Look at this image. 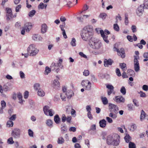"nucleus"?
Returning <instances> with one entry per match:
<instances>
[{"mask_svg":"<svg viewBox=\"0 0 148 148\" xmlns=\"http://www.w3.org/2000/svg\"><path fill=\"white\" fill-rule=\"evenodd\" d=\"M81 35L82 39L85 41H89L92 38H94V37H93V33L92 26L88 25L85 27L83 29Z\"/></svg>","mask_w":148,"mask_h":148,"instance_id":"1","label":"nucleus"},{"mask_svg":"<svg viewBox=\"0 0 148 148\" xmlns=\"http://www.w3.org/2000/svg\"><path fill=\"white\" fill-rule=\"evenodd\" d=\"M120 143V137L117 134H114L111 135H109L107 137V143L108 145L117 146L119 145Z\"/></svg>","mask_w":148,"mask_h":148,"instance_id":"2","label":"nucleus"},{"mask_svg":"<svg viewBox=\"0 0 148 148\" xmlns=\"http://www.w3.org/2000/svg\"><path fill=\"white\" fill-rule=\"evenodd\" d=\"M89 44L91 48L96 50L100 49L102 46L101 41L95 38L89 40Z\"/></svg>","mask_w":148,"mask_h":148,"instance_id":"3","label":"nucleus"},{"mask_svg":"<svg viewBox=\"0 0 148 148\" xmlns=\"http://www.w3.org/2000/svg\"><path fill=\"white\" fill-rule=\"evenodd\" d=\"M27 52L31 56H35L39 52V50L36 48L34 44H31L29 45L27 49Z\"/></svg>","mask_w":148,"mask_h":148,"instance_id":"4","label":"nucleus"},{"mask_svg":"<svg viewBox=\"0 0 148 148\" xmlns=\"http://www.w3.org/2000/svg\"><path fill=\"white\" fill-rule=\"evenodd\" d=\"M62 90L64 93H65V94L68 99H70L74 95L73 91L69 89L68 87L66 86H64L62 87Z\"/></svg>","mask_w":148,"mask_h":148,"instance_id":"5","label":"nucleus"},{"mask_svg":"<svg viewBox=\"0 0 148 148\" xmlns=\"http://www.w3.org/2000/svg\"><path fill=\"white\" fill-rule=\"evenodd\" d=\"M100 34L104 41L107 43H109V41L108 39V36L106 35L105 34L107 35L110 34V32L107 29H105L104 31L103 30H100Z\"/></svg>","mask_w":148,"mask_h":148,"instance_id":"6","label":"nucleus"},{"mask_svg":"<svg viewBox=\"0 0 148 148\" xmlns=\"http://www.w3.org/2000/svg\"><path fill=\"white\" fill-rule=\"evenodd\" d=\"M43 111L45 114L47 116H52L54 114V111L51 109H49V107L48 106H45L43 108Z\"/></svg>","mask_w":148,"mask_h":148,"instance_id":"7","label":"nucleus"},{"mask_svg":"<svg viewBox=\"0 0 148 148\" xmlns=\"http://www.w3.org/2000/svg\"><path fill=\"white\" fill-rule=\"evenodd\" d=\"M43 111L45 114L47 116H52L54 114V111L51 109H49V107L48 106H45L43 108Z\"/></svg>","mask_w":148,"mask_h":148,"instance_id":"8","label":"nucleus"},{"mask_svg":"<svg viewBox=\"0 0 148 148\" xmlns=\"http://www.w3.org/2000/svg\"><path fill=\"white\" fill-rule=\"evenodd\" d=\"M43 111L45 114L47 116H52L54 114V111L51 109H49V107L48 106H45L43 108Z\"/></svg>","mask_w":148,"mask_h":148,"instance_id":"9","label":"nucleus"},{"mask_svg":"<svg viewBox=\"0 0 148 148\" xmlns=\"http://www.w3.org/2000/svg\"><path fill=\"white\" fill-rule=\"evenodd\" d=\"M11 134L14 138H20L21 135L20 130L18 128H14L12 131Z\"/></svg>","mask_w":148,"mask_h":148,"instance_id":"10","label":"nucleus"},{"mask_svg":"<svg viewBox=\"0 0 148 148\" xmlns=\"http://www.w3.org/2000/svg\"><path fill=\"white\" fill-rule=\"evenodd\" d=\"M114 51H117L118 55L119 56H121L122 58H124L125 57V51L123 48H121L120 49H119L114 47Z\"/></svg>","mask_w":148,"mask_h":148,"instance_id":"11","label":"nucleus"},{"mask_svg":"<svg viewBox=\"0 0 148 148\" xmlns=\"http://www.w3.org/2000/svg\"><path fill=\"white\" fill-rule=\"evenodd\" d=\"M144 5L143 4L140 5L137 8L136 10V14L139 16H140L143 14L144 10Z\"/></svg>","mask_w":148,"mask_h":148,"instance_id":"12","label":"nucleus"},{"mask_svg":"<svg viewBox=\"0 0 148 148\" xmlns=\"http://www.w3.org/2000/svg\"><path fill=\"white\" fill-rule=\"evenodd\" d=\"M6 20L7 21H8L10 20L11 19L12 16V10L11 8H6Z\"/></svg>","mask_w":148,"mask_h":148,"instance_id":"13","label":"nucleus"},{"mask_svg":"<svg viewBox=\"0 0 148 148\" xmlns=\"http://www.w3.org/2000/svg\"><path fill=\"white\" fill-rule=\"evenodd\" d=\"M108 108L110 111H111V110H112V112H113L118 113L119 108L116 105L110 103Z\"/></svg>","mask_w":148,"mask_h":148,"instance_id":"14","label":"nucleus"},{"mask_svg":"<svg viewBox=\"0 0 148 148\" xmlns=\"http://www.w3.org/2000/svg\"><path fill=\"white\" fill-rule=\"evenodd\" d=\"M114 100L117 103H124L125 101V99L122 96H118L115 97Z\"/></svg>","mask_w":148,"mask_h":148,"instance_id":"15","label":"nucleus"},{"mask_svg":"<svg viewBox=\"0 0 148 148\" xmlns=\"http://www.w3.org/2000/svg\"><path fill=\"white\" fill-rule=\"evenodd\" d=\"M32 39L34 41L40 42L42 41L43 38L40 35L35 34L33 35Z\"/></svg>","mask_w":148,"mask_h":148,"instance_id":"16","label":"nucleus"},{"mask_svg":"<svg viewBox=\"0 0 148 148\" xmlns=\"http://www.w3.org/2000/svg\"><path fill=\"white\" fill-rule=\"evenodd\" d=\"M113 61L111 59H105L104 60V65L105 67H108L109 65H111Z\"/></svg>","mask_w":148,"mask_h":148,"instance_id":"17","label":"nucleus"},{"mask_svg":"<svg viewBox=\"0 0 148 148\" xmlns=\"http://www.w3.org/2000/svg\"><path fill=\"white\" fill-rule=\"evenodd\" d=\"M106 88L109 89L108 91V94L110 95L112 93L114 90V87L111 85H107L106 86Z\"/></svg>","mask_w":148,"mask_h":148,"instance_id":"18","label":"nucleus"},{"mask_svg":"<svg viewBox=\"0 0 148 148\" xmlns=\"http://www.w3.org/2000/svg\"><path fill=\"white\" fill-rule=\"evenodd\" d=\"M32 25L31 23H27L25 24L24 28H25L27 32H29V30L32 28Z\"/></svg>","mask_w":148,"mask_h":148,"instance_id":"19","label":"nucleus"},{"mask_svg":"<svg viewBox=\"0 0 148 148\" xmlns=\"http://www.w3.org/2000/svg\"><path fill=\"white\" fill-rule=\"evenodd\" d=\"M47 30V26L45 24H44L42 25L41 32V33L44 34L46 32Z\"/></svg>","mask_w":148,"mask_h":148,"instance_id":"20","label":"nucleus"},{"mask_svg":"<svg viewBox=\"0 0 148 148\" xmlns=\"http://www.w3.org/2000/svg\"><path fill=\"white\" fill-rule=\"evenodd\" d=\"M110 111V112L109 114V116L113 119H116L117 117V114L118 113L113 112H112V110H111V111Z\"/></svg>","mask_w":148,"mask_h":148,"instance_id":"21","label":"nucleus"},{"mask_svg":"<svg viewBox=\"0 0 148 148\" xmlns=\"http://www.w3.org/2000/svg\"><path fill=\"white\" fill-rule=\"evenodd\" d=\"M99 126L101 127L104 128L106 126V121L105 119H103L99 121Z\"/></svg>","mask_w":148,"mask_h":148,"instance_id":"22","label":"nucleus"},{"mask_svg":"<svg viewBox=\"0 0 148 148\" xmlns=\"http://www.w3.org/2000/svg\"><path fill=\"white\" fill-rule=\"evenodd\" d=\"M90 15H84L83 17L80 16L77 17V18L81 22H83L84 19L88 18L90 16Z\"/></svg>","mask_w":148,"mask_h":148,"instance_id":"23","label":"nucleus"},{"mask_svg":"<svg viewBox=\"0 0 148 148\" xmlns=\"http://www.w3.org/2000/svg\"><path fill=\"white\" fill-rule=\"evenodd\" d=\"M82 86L85 90H89L91 88V84H83Z\"/></svg>","mask_w":148,"mask_h":148,"instance_id":"24","label":"nucleus"},{"mask_svg":"<svg viewBox=\"0 0 148 148\" xmlns=\"http://www.w3.org/2000/svg\"><path fill=\"white\" fill-rule=\"evenodd\" d=\"M58 67H58L57 63H53L51 66V69H52L53 70H55L56 69V71H58L59 69V68H57Z\"/></svg>","mask_w":148,"mask_h":148,"instance_id":"25","label":"nucleus"},{"mask_svg":"<svg viewBox=\"0 0 148 148\" xmlns=\"http://www.w3.org/2000/svg\"><path fill=\"white\" fill-rule=\"evenodd\" d=\"M46 123L47 125L50 127L51 128L53 126V121L51 119L47 120Z\"/></svg>","mask_w":148,"mask_h":148,"instance_id":"26","label":"nucleus"},{"mask_svg":"<svg viewBox=\"0 0 148 148\" xmlns=\"http://www.w3.org/2000/svg\"><path fill=\"white\" fill-rule=\"evenodd\" d=\"M60 119L59 117V116L58 114L56 115L54 117V121L56 124H58L60 123Z\"/></svg>","mask_w":148,"mask_h":148,"instance_id":"27","label":"nucleus"},{"mask_svg":"<svg viewBox=\"0 0 148 148\" xmlns=\"http://www.w3.org/2000/svg\"><path fill=\"white\" fill-rule=\"evenodd\" d=\"M120 66L123 71H125L127 69L126 64L124 63H121L120 64Z\"/></svg>","mask_w":148,"mask_h":148,"instance_id":"28","label":"nucleus"},{"mask_svg":"<svg viewBox=\"0 0 148 148\" xmlns=\"http://www.w3.org/2000/svg\"><path fill=\"white\" fill-rule=\"evenodd\" d=\"M38 95L40 97H43L45 95V93L40 88H39L37 92Z\"/></svg>","mask_w":148,"mask_h":148,"instance_id":"29","label":"nucleus"},{"mask_svg":"<svg viewBox=\"0 0 148 148\" xmlns=\"http://www.w3.org/2000/svg\"><path fill=\"white\" fill-rule=\"evenodd\" d=\"M124 139L126 142L127 143H129L130 141L131 140V138L128 134H127L124 137Z\"/></svg>","mask_w":148,"mask_h":148,"instance_id":"30","label":"nucleus"},{"mask_svg":"<svg viewBox=\"0 0 148 148\" xmlns=\"http://www.w3.org/2000/svg\"><path fill=\"white\" fill-rule=\"evenodd\" d=\"M146 114L145 112L142 110L141 112V114L140 116V119L141 121H143L146 117Z\"/></svg>","mask_w":148,"mask_h":148,"instance_id":"31","label":"nucleus"},{"mask_svg":"<svg viewBox=\"0 0 148 148\" xmlns=\"http://www.w3.org/2000/svg\"><path fill=\"white\" fill-rule=\"evenodd\" d=\"M17 97L19 101V103L22 104L23 103V101L22 100V94L19 93L17 94Z\"/></svg>","mask_w":148,"mask_h":148,"instance_id":"32","label":"nucleus"},{"mask_svg":"<svg viewBox=\"0 0 148 148\" xmlns=\"http://www.w3.org/2000/svg\"><path fill=\"white\" fill-rule=\"evenodd\" d=\"M64 142V139L62 137L58 138L57 143L58 144H62Z\"/></svg>","mask_w":148,"mask_h":148,"instance_id":"33","label":"nucleus"},{"mask_svg":"<svg viewBox=\"0 0 148 148\" xmlns=\"http://www.w3.org/2000/svg\"><path fill=\"white\" fill-rule=\"evenodd\" d=\"M51 68L48 66H46L45 68V70L44 72V74L46 75H47L51 71Z\"/></svg>","mask_w":148,"mask_h":148,"instance_id":"34","label":"nucleus"},{"mask_svg":"<svg viewBox=\"0 0 148 148\" xmlns=\"http://www.w3.org/2000/svg\"><path fill=\"white\" fill-rule=\"evenodd\" d=\"M101 99L103 104L104 105H107L108 103V100L106 97H102Z\"/></svg>","mask_w":148,"mask_h":148,"instance_id":"35","label":"nucleus"},{"mask_svg":"<svg viewBox=\"0 0 148 148\" xmlns=\"http://www.w3.org/2000/svg\"><path fill=\"white\" fill-rule=\"evenodd\" d=\"M61 131L62 134H64L65 132L67 130V127L66 126L64 125H62V127H61Z\"/></svg>","mask_w":148,"mask_h":148,"instance_id":"36","label":"nucleus"},{"mask_svg":"<svg viewBox=\"0 0 148 148\" xmlns=\"http://www.w3.org/2000/svg\"><path fill=\"white\" fill-rule=\"evenodd\" d=\"M134 65L139 64L138 59L139 58L138 56H134Z\"/></svg>","mask_w":148,"mask_h":148,"instance_id":"37","label":"nucleus"},{"mask_svg":"<svg viewBox=\"0 0 148 148\" xmlns=\"http://www.w3.org/2000/svg\"><path fill=\"white\" fill-rule=\"evenodd\" d=\"M13 125L14 123L12 121L10 120L7 121L6 124L7 126L8 127H12L13 126Z\"/></svg>","mask_w":148,"mask_h":148,"instance_id":"38","label":"nucleus"},{"mask_svg":"<svg viewBox=\"0 0 148 148\" xmlns=\"http://www.w3.org/2000/svg\"><path fill=\"white\" fill-rule=\"evenodd\" d=\"M76 39L75 38H73L72 39V40L70 44L72 46L75 47L76 46Z\"/></svg>","mask_w":148,"mask_h":148,"instance_id":"39","label":"nucleus"},{"mask_svg":"<svg viewBox=\"0 0 148 148\" xmlns=\"http://www.w3.org/2000/svg\"><path fill=\"white\" fill-rule=\"evenodd\" d=\"M107 16L106 14L105 13H101L99 15V17L103 20H104Z\"/></svg>","mask_w":148,"mask_h":148,"instance_id":"40","label":"nucleus"},{"mask_svg":"<svg viewBox=\"0 0 148 148\" xmlns=\"http://www.w3.org/2000/svg\"><path fill=\"white\" fill-rule=\"evenodd\" d=\"M120 92L123 95H125L126 93V89L125 87L123 86L120 89Z\"/></svg>","mask_w":148,"mask_h":148,"instance_id":"41","label":"nucleus"},{"mask_svg":"<svg viewBox=\"0 0 148 148\" xmlns=\"http://www.w3.org/2000/svg\"><path fill=\"white\" fill-rule=\"evenodd\" d=\"M129 148H136V146L135 144L133 142H129Z\"/></svg>","mask_w":148,"mask_h":148,"instance_id":"42","label":"nucleus"},{"mask_svg":"<svg viewBox=\"0 0 148 148\" xmlns=\"http://www.w3.org/2000/svg\"><path fill=\"white\" fill-rule=\"evenodd\" d=\"M36 13V11L34 10H33L30 11L28 14V15L30 17H33Z\"/></svg>","mask_w":148,"mask_h":148,"instance_id":"43","label":"nucleus"},{"mask_svg":"<svg viewBox=\"0 0 148 148\" xmlns=\"http://www.w3.org/2000/svg\"><path fill=\"white\" fill-rule=\"evenodd\" d=\"M7 143L10 144H12L14 143V141L13 140V138L12 137H10L8 139Z\"/></svg>","mask_w":148,"mask_h":148,"instance_id":"44","label":"nucleus"},{"mask_svg":"<svg viewBox=\"0 0 148 148\" xmlns=\"http://www.w3.org/2000/svg\"><path fill=\"white\" fill-rule=\"evenodd\" d=\"M89 7L87 5H85L84 7L83 8V10L80 12V14H82V13H84L85 11L88 9Z\"/></svg>","mask_w":148,"mask_h":148,"instance_id":"45","label":"nucleus"},{"mask_svg":"<svg viewBox=\"0 0 148 148\" xmlns=\"http://www.w3.org/2000/svg\"><path fill=\"white\" fill-rule=\"evenodd\" d=\"M90 72L88 70H85L83 72V75L85 76H87L89 75Z\"/></svg>","mask_w":148,"mask_h":148,"instance_id":"46","label":"nucleus"},{"mask_svg":"<svg viewBox=\"0 0 148 148\" xmlns=\"http://www.w3.org/2000/svg\"><path fill=\"white\" fill-rule=\"evenodd\" d=\"M144 5V7L145 9H148V0H145L143 4H142Z\"/></svg>","mask_w":148,"mask_h":148,"instance_id":"47","label":"nucleus"},{"mask_svg":"<svg viewBox=\"0 0 148 148\" xmlns=\"http://www.w3.org/2000/svg\"><path fill=\"white\" fill-rule=\"evenodd\" d=\"M134 65V68L135 71L137 72L140 70L139 64H135Z\"/></svg>","mask_w":148,"mask_h":148,"instance_id":"48","label":"nucleus"},{"mask_svg":"<svg viewBox=\"0 0 148 148\" xmlns=\"http://www.w3.org/2000/svg\"><path fill=\"white\" fill-rule=\"evenodd\" d=\"M19 75L21 79H24L25 78V75L24 73L22 71L19 72Z\"/></svg>","mask_w":148,"mask_h":148,"instance_id":"49","label":"nucleus"},{"mask_svg":"<svg viewBox=\"0 0 148 148\" xmlns=\"http://www.w3.org/2000/svg\"><path fill=\"white\" fill-rule=\"evenodd\" d=\"M28 134L29 136L30 137H33L34 136V132L31 129L28 130Z\"/></svg>","mask_w":148,"mask_h":148,"instance_id":"50","label":"nucleus"},{"mask_svg":"<svg viewBox=\"0 0 148 148\" xmlns=\"http://www.w3.org/2000/svg\"><path fill=\"white\" fill-rule=\"evenodd\" d=\"M136 128V125L135 124H133L130 127V130L131 131H133Z\"/></svg>","mask_w":148,"mask_h":148,"instance_id":"51","label":"nucleus"},{"mask_svg":"<svg viewBox=\"0 0 148 148\" xmlns=\"http://www.w3.org/2000/svg\"><path fill=\"white\" fill-rule=\"evenodd\" d=\"M1 108H5L6 106V102L3 100L1 101Z\"/></svg>","mask_w":148,"mask_h":148,"instance_id":"52","label":"nucleus"},{"mask_svg":"<svg viewBox=\"0 0 148 148\" xmlns=\"http://www.w3.org/2000/svg\"><path fill=\"white\" fill-rule=\"evenodd\" d=\"M129 23L128 17L127 15H125V23L126 25H127Z\"/></svg>","mask_w":148,"mask_h":148,"instance_id":"53","label":"nucleus"},{"mask_svg":"<svg viewBox=\"0 0 148 148\" xmlns=\"http://www.w3.org/2000/svg\"><path fill=\"white\" fill-rule=\"evenodd\" d=\"M114 28L115 30L117 31H119V26L117 24H115L114 25Z\"/></svg>","mask_w":148,"mask_h":148,"instance_id":"54","label":"nucleus"},{"mask_svg":"<svg viewBox=\"0 0 148 148\" xmlns=\"http://www.w3.org/2000/svg\"><path fill=\"white\" fill-rule=\"evenodd\" d=\"M16 118V114H13L11 117L9 119L10 120L12 121H14L15 120Z\"/></svg>","mask_w":148,"mask_h":148,"instance_id":"55","label":"nucleus"},{"mask_svg":"<svg viewBox=\"0 0 148 148\" xmlns=\"http://www.w3.org/2000/svg\"><path fill=\"white\" fill-rule=\"evenodd\" d=\"M39 9H43L44 8V4L42 3H41L38 6Z\"/></svg>","mask_w":148,"mask_h":148,"instance_id":"56","label":"nucleus"},{"mask_svg":"<svg viewBox=\"0 0 148 148\" xmlns=\"http://www.w3.org/2000/svg\"><path fill=\"white\" fill-rule=\"evenodd\" d=\"M76 111L73 109H72L71 113L73 117H75L76 116Z\"/></svg>","mask_w":148,"mask_h":148,"instance_id":"57","label":"nucleus"},{"mask_svg":"<svg viewBox=\"0 0 148 148\" xmlns=\"http://www.w3.org/2000/svg\"><path fill=\"white\" fill-rule=\"evenodd\" d=\"M86 109L88 112H91V108L90 106L87 105L86 106Z\"/></svg>","mask_w":148,"mask_h":148,"instance_id":"58","label":"nucleus"},{"mask_svg":"<svg viewBox=\"0 0 148 148\" xmlns=\"http://www.w3.org/2000/svg\"><path fill=\"white\" fill-rule=\"evenodd\" d=\"M116 73L117 75L120 77L121 76V74L119 69L116 68Z\"/></svg>","mask_w":148,"mask_h":148,"instance_id":"59","label":"nucleus"},{"mask_svg":"<svg viewBox=\"0 0 148 148\" xmlns=\"http://www.w3.org/2000/svg\"><path fill=\"white\" fill-rule=\"evenodd\" d=\"M34 87L35 90H38L39 88H40L39 84H35Z\"/></svg>","mask_w":148,"mask_h":148,"instance_id":"60","label":"nucleus"},{"mask_svg":"<svg viewBox=\"0 0 148 148\" xmlns=\"http://www.w3.org/2000/svg\"><path fill=\"white\" fill-rule=\"evenodd\" d=\"M22 6L21 5H19L17 6L16 8L15 11L16 12H18L19 10L21 8Z\"/></svg>","mask_w":148,"mask_h":148,"instance_id":"61","label":"nucleus"},{"mask_svg":"<svg viewBox=\"0 0 148 148\" xmlns=\"http://www.w3.org/2000/svg\"><path fill=\"white\" fill-rule=\"evenodd\" d=\"M131 29L133 32L134 33L136 32V27L135 25H132L131 27Z\"/></svg>","mask_w":148,"mask_h":148,"instance_id":"62","label":"nucleus"},{"mask_svg":"<svg viewBox=\"0 0 148 148\" xmlns=\"http://www.w3.org/2000/svg\"><path fill=\"white\" fill-rule=\"evenodd\" d=\"M76 130V128L73 127H70L69 129V130L70 132H75Z\"/></svg>","mask_w":148,"mask_h":148,"instance_id":"63","label":"nucleus"},{"mask_svg":"<svg viewBox=\"0 0 148 148\" xmlns=\"http://www.w3.org/2000/svg\"><path fill=\"white\" fill-rule=\"evenodd\" d=\"M127 38L128 40L130 42H132L133 41V39L132 36H127Z\"/></svg>","mask_w":148,"mask_h":148,"instance_id":"64","label":"nucleus"}]
</instances>
